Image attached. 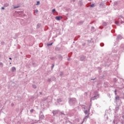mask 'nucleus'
<instances>
[{"mask_svg":"<svg viewBox=\"0 0 124 124\" xmlns=\"http://www.w3.org/2000/svg\"><path fill=\"white\" fill-rule=\"evenodd\" d=\"M123 38V37H122V36L121 35H118L117 36V38H116V42L114 43V46L117 45V44H118L119 41H120V40H121Z\"/></svg>","mask_w":124,"mask_h":124,"instance_id":"nucleus-1","label":"nucleus"},{"mask_svg":"<svg viewBox=\"0 0 124 124\" xmlns=\"http://www.w3.org/2000/svg\"><path fill=\"white\" fill-rule=\"evenodd\" d=\"M69 103H70L71 105H73V104L76 103V98H70L69 99Z\"/></svg>","mask_w":124,"mask_h":124,"instance_id":"nucleus-2","label":"nucleus"},{"mask_svg":"<svg viewBox=\"0 0 124 124\" xmlns=\"http://www.w3.org/2000/svg\"><path fill=\"white\" fill-rule=\"evenodd\" d=\"M99 96V94H97L96 95H95L93 97H92L91 98V101H92V100H95V99H97V98H98Z\"/></svg>","mask_w":124,"mask_h":124,"instance_id":"nucleus-3","label":"nucleus"},{"mask_svg":"<svg viewBox=\"0 0 124 124\" xmlns=\"http://www.w3.org/2000/svg\"><path fill=\"white\" fill-rule=\"evenodd\" d=\"M55 19L57 21H61V19H62V16H57L55 17Z\"/></svg>","mask_w":124,"mask_h":124,"instance_id":"nucleus-4","label":"nucleus"},{"mask_svg":"<svg viewBox=\"0 0 124 124\" xmlns=\"http://www.w3.org/2000/svg\"><path fill=\"white\" fill-rule=\"evenodd\" d=\"M58 113H59V110H58L52 111V113L53 114V115H57V114H58Z\"/></svg>","mask_w":124,"mask_h":124,"instance_id":"nucleus-5","label":"nucleus"},{"mask_svg":"<svg viewBox=\"0 0 124 124\" xmlns=\"http://www.w3.org/2000/svg\"><path fill=\"white\" fill-rule=\"evenodd\" d=\"M40 115L39 116V119H40L41 120H44V118H45V116H44V115H41V113H40Z\"/></svg>","mask_w":124,"mask_h":124,"instance_id":"nucleus-6","label":"nucleus"},{"mask_svg":"<svg viewBox=\"0 0 124 124\" xmlns=\"http://www.w3.org/2000/svg\"><path fill=\"white\" fill-rule=\"evenodd\" d=\"M86 60V57L82 56L80 57V61L83 62V61H85Z\"/></svg>","mask_w":124,"mask_h":124,"instance_id":"nucleus-7","label":"nucleus"},{"mask_svg":"<svg viewBox=\"0 0 124 124\" xmlns=\"http://www.w3.org/2000/svg\"><path fill=\"white\" fill-rule=\"evenodd\" d=\"M11 71L12 72H14V71H16V68L15 67H12Z\"/></svg>","mask_w":124,"mask_h":124,"instance_id":"nucleus-8","label":"nucleus"},{"mask_svg":"<svg viewBox=\"0 0 124 124\" xmlns=\"http://www.w3.org/2000/svg\"><path fill=\"white\" fill-rule=\"evenodd\" d=\"M89 118V115L86 116L83 119V122H86L87 121V119Z\"/></svg>","mask_w":124,"mask_h":124,"instance_id":"nucleus-9","label":"nucleus"},{"mask_svg":"<svg viewBox=\"0 0 124 124\" xmlns=\"http://www.w3.org/2000/svg\"><path fill=\"white\" fill-rule=\"evenodd\" d=\"M121 18H120L121 20V24H123V23H124V17H123V16H121Z\"/></svg>","mask_w":124,"mask_h":124,"instance_id":"nucleus-10","label":"nucleus"},{"mask_svg":"<svg viewBox=\"0 0 124 124\" xmlns=\"http://www.w3.org/2000/svg\"><path fill=\"white\" fill-rule=\"evenodd\" d=\"M19 7H20L19 5H17V6H14V9H16V8H19Z\"/></svg>","mask_w":124,"mask_h":124,"instance_id":"nucleus-11","label":"nucleus"},{"mask_svg":"<svg viewBox=\"0 0 124 124\" xmlns=\"http://www.w3.org/2000/svg\"><path fill=\"white\" fill-rule=\"evenodd\" d=\"M117 48L118 47H116L113 50L114 53H117V52H118V50H117Z\"/></svg>","mask_w":124,"mask_h":124,"instance_id":"nucleus-12","label":"nucleus"},{"mask_svg":"<svg viewBox=\"0 0 124 124\" xmlns=\"http://www.w3.org/2000/svg\"><path fill=\"white\" fill-rule=\"evenodd\" d=\"M84 23V21H80L78 23V25H81Z\"/></svg>","mask_w":124,"mask_h":124,"instance_id":"nucleus-13","label":"nucleus"},{"mask_svg":"<svg viewBox=\"0 0 124 124\" xmlns=\"http://www.w3.org/2000/svg\"><path fill=\"white\" fill-rule=\"evenodd\" d=\"M62 101V99H57V102L58 103H60V102H61Z\"/></svg>","mask_w":124,"mask_h":124,"instance_id":"nucleus-14","label":"nucleus"},{"mask_svg":"<svg viewBox=\"0 0 124 124\" xmlns=\"http://www.w3.org/2000/svg\"><path fill=\"white\" fill-rule=\"evenodd\" d=\"M119 99H120V97L119 96L115 97V100H119Z\"/></svg>","mask_w":124,"mask_h":124,"instance_id":"nucleus-15","label":"nucleus"},{"mask_svg":"<svg viewBox=\"0 0 124 124\" xmlns=\"http://www.w3.org/2000/svg\"><path fill=\"white\" fill-rule=\"evenodd\" d=\"M51 45H53V43L47 44V46H51Z\"/></svg>","mask_w":124,"mask_h":124,"instance_id":"nucleus-16","label":"nucleus"},{"mask_svg":"<svg viewBox=\"0 0 124 124\" xmlns=\"http://www.w3.org/2000/svg\"><path fill=\"white\" fill-rule=\"evenodd\" d=\"M90 7H94V4H92L90 6Z\"/></svg>","mask_w":124,"mask_h":124,"instance_id":"nucleus-17","label":"nucleus"},{"mask_svg":"<svg viewBox=\"0 0 124 124\" xmlns=\"http://www.w3.org/2000/svg\"><path fill=\"white\" fill-rule=\"evenodd\" d=\"M91 30H92V31H94L93 30H94V27L93 26L92 27H91Z\"/></svg>","mask_w":124,"mask_h":124,"instance_id":"nucleus-18","label":"nucleus"},{"mask_svg":"<svg viewBox=\"0 0 124 124\" xmlns=\"http://www.w3.org/2000/svg\"><path fill=\"white\" fill-rule=\"evenodd\" d=\"M100 46H101V47H103V46H104V44L103 43H101L100 44Z\"/></svg>","mask_w":124,"mask_h":124,"instance_id":"nucleus-19","label":"nucleus"},{"mask_svg":"<svg viewBox=\"0 0 124 124\" xmlns=\"http://www.w3.org/2000/svg\"><path fill=\"white\" fill-rule=\"evenodd\" d=\"M40 4V2L39 1H37L36 5H39Z\"/></svg>","mask_w":124,"mask_h":124,"instance_id":"nucleus-20","label":"nucleus"},{"mask_svg":"<svg viewBox=\"0 0 124 124\" xmlns=\"http://www.w3.org/2000/svg\"><path fill=\"white\" fill-rule=\"evenodd\" d=\"M52 13H54V12H56V9H53L52 10Z\"/></svg>","mask_w":124,"mask_h":124,"instance_id":"nucleus-21","label":"nucleus"},{"mask_svg":"<svg viewBox=\"0 0 124 124\" xmlns=\"http://www.w3.org/2000/svg\"><path fill=\"white\" fill-rule=\"evenodd\" d=\"M60 76H62L63 75V73L62 72H60Z\"/></svg>","mask_w":124,"mask_h":124,"instance_id":"nucleus-22","label":"nucleus"},{"mask_svg":"<svg viewBox=\"0 0 124 124\" xmlns=\"http://www.w3.org/2000/svg\"><path fill=\"white\" fill-rule=\"evenodd\" d=\"M113 81H114V82H117L118 81V79H117V78H114L113 79Z\"/></svg>","mask_w":124,"mask_h":124,"instance_id":"nucleus-23","label":"nucleus"},{"mask_svg":"<svg viewBox=\"0 0 124 124\" xmlns=\"http://www.w3.org/2000/svg\"><path fill=\"white\" fill-rule=\"evenodd\" d=\"M0 66H1L2 67L3 66V63H2V62H0Z\"/></svg>","mask_w":124,"mask_h":124,"instance_id":"nucleus-24","label":"nucleus"},{"mask_svg":"<svg viewBox=\"0 0 124 124\" xmlns=\"http://www.w3.org/2000/svg\"><path fill=\"white\" fill-rule=\"evenodd\" d=\"M32 87L34 89H36V85H32Z\"/></svg>","mask_w":124,"mask_h":124,"instance_id":"nucleus-25","label":"nucleus"},{"mask_svg":"<svg viewBox=\"0 0 124 124\" xmlns=\"http://www.w3.org/2000/svg\"><path fill=\"white\" fill-rule=\"evenodd\" d=\"M114 93L115 94V95H117V89H115L114 91Z\"/></svg>","mask_w":124,"mask_h":124,"instance_id":"nucleus-26","label":"nucleus"},{"mask_svg":"<svg viewBox=\"0 0 124 124\" xmlns=\"http://www.w3.org/2000/svg\"><path fill=\"white\" fill-rule=\"evenodd\" d=\"M103 25H104V26H107V23H106V22H104L103 23Z\"/></svg>","mask_w":124,"mask_h":124,"instance_id":"nucleus-27","label":"nucleus"},{"mask_svg":"<svg viewBox=\"0 0 124 124\" xmlns=\"http://www.w3.org/2000/svg\"><path fill=\"white\" fill-rule=\"evenodd\" d=\"M115 24H116V25H117L118 26H119V22H118V21H115Z\"/></svg>","mask_w":124,"mask_h":124,"instance_id":"nucleus-28","label":"nucleus"},{"mask_svg":"<svg viewBox=\"0 0 124 124\" xmlns=\"http://www.w3.org/2000/svg\"><path fill=\"white\" fill-rule=\"evenodd\" d=\"M88 111L87 110H86L84 111V113H85V114H88Z\"/></svg>","mask_w":124,"mask_h":124,"instance_id":"nucleus-29","label":"nucleus"},{"mask_svg":"<svg viewBox=\"0 0 124 124\" xmlns=\"http://www.w3.org/2000/svg\"><path fill=\"white\" fill-rule=\"evenodd\" d=\"M33 111H34V109H31V110H30V112H31V113H32V112H33Z\"/></svg>","mask_w":124,"mask_h":124,"instance_id":"nucleus-30","label":"nucleus"},{"mask_svg":"<svg viewBox=\"0 0 124 124\" xmlns=\"http://www.w3.org/2000/svg\"><path fill=\"white\" fill-rule=\"evenodd\" d=\"M55 50H56V51H59V47H56V48H55Z\"/></svg>","mask_w":124,"mask_h":124,"instance_id":"nucleus-31","label":"nucleus"},{"mask_svg":"<svg viewBox=\"0 0 124 124\" xmlns=\"http://www.w3.org/2000/svg\"><path fill=\"white\" fill-rule=\"evenodd\" d=\"M79 4H80V5H82V1H79Z\"/></svg>","mask_w":124,"mask_h":124,"instance_id":"nucleus-32","label":"nucleus"},{"mask_svg":"<svg viewBox=\"0 0 124 124\" xmlns=\"http://www.w3.org/2000/svg\"><path fill=\"white\" fill-rule=\"evenodd\" d=\"M60 114H61V115H65V114L63 113V112L62 111L60 112Z\"/></svg>","mask_w":124,"mask_h":124,"instance_id":"nucleus-33","label":"nucleus"},{"mask_svg":"<svg viewBox=\"0 0 124 124\" xmlns=\"http://www.w3.org/2000/svg\"><path fill=\"white\" fill-rule=\"evenodd\" d=\"M38 13V10H35V13Z\"/></svg>","mask_w":124,"mask_h":124,"instance_id":"nucleus-34","label":"nucleus"},{"mask_svg":"<svg viewBox=\"0 0 124 124\" xmlns=\"http://www.w3.org/2000/svg\"><path fill=\"white\" fill-rule=\"evenodd\" d=\"M51 81V78H48L47 79V82H50Z\"/></svg>","mask_w":124,"mask_h":124,"instance_id":"nucleus-35","label":"nucleus"},{"mask_svg":"<svg viewBox=\"0 0 124 124\" xmlns=\"http://www.w3.org/2000/svg\"><path fill=\"white\" fill-rule=\"evenodd\" d=\"M82 46H83V47H84V46H86V43L82 44Z\"/></svg>","mask_w":124,"mask_h":124,"instance_id":"nucleus-36","label":"nucleus"},{"mask_svg":"<svg viewBox=\"0 0 124 124\" xmlns=\"http://www.w3.org/2000/svg\"><path fill=\"white\" fill-rule=\"evenodd\" d=\"M55 59V58H54V57H51L50 58V60H54Z\"/></svg>","mask_w":124,"mask_h":124,"instance_id":"nucleus-37","label":"nucleus"},{"mask_svg":"<svg viewBox=\"0 0 124 124\" xmlns=\"http://www.w3.org/2000/svg\"><path fill=\"white\" fill-rule=\"evenodd\" d=\"M37 28H39L40 26H39V24H38L37 25Z\"/></svg>","mask_w":124,"mask_h":124,"instance_id":"nucleus-38","label":"nucleus"},{"mask_svg":"<svg viewBox=\"0 0 124 124\" xmlns=\"http://www.w3.org/2000/svg\"><path fill=\"white\" fill-rule=\"evenodd\" d=\"M124 45H121V48H124Z\"/></svg>","mask_w":124,"mask_h":124,"instance_id":"nucleus-39","label":"nucleus"},{"mask_svg":"<svg viewBox=\"0 0 124 124\" xmlns=\"http://www.w3.org/2000/svg\"><path fill=\"white\" fill-rule=\"evenodd\" d=\"M72 1H73V2H75V1H76V0H72Z\"/></svg>","mask_w":124,"mask_h":124,"instance_id":"nucleus-40","label":"nucleus"},{"mask_svg":"<svg viewBox=\"0 0 124 124\" xmlns=\"http://www.w3.org/2000/svg\"><path fill=\"white\" fill-rule=\"evenodd\" d=\"M111 32H112V33L115 32V30H113V31H111Z\"/></svg>","mask_w":124,"mask_h":124,"instance_id":"nucleus-41","label":"nucleus"},{"mask_svg":"<svg viewBox=\"0 0 124 124\" xmlns=\"http://www.w3.org/2000/svg\"><path fill=\"white\" fill-rule=\"evenodd\" d=\"M1 9H2V10H3V9H4V7H1Z\"/></svg>","mask_w":124,"mask_h":124,"instance_id":"nucleus-42","label":"nucleus"},{"mask_svg":"<svg viewBox=\"0 0 124 124\" xmlns=\"http://www.w3.org/2000/svg\"><path fill=\"white\" fill-rule=\"evenodd\" d=\"M112 122H113V124H115V120H113Z\"/></svg>","mask_w":124,"mask_h":124,"instance_id":"nucleus-43","label":"nucleus"},{"mask_svg":"<svg viewBox=\"0 0 124 124\" xmlns=\"http://www.w3.org/2000/svg\"><path fill=\"white\" fill-rule=\"evenodd\" d=\"M95 79H96V78H94V79H91V80H95Z\"/></svg>","mask_w":124,"mask_h":124,"instance_id":"nucleus-44","label":"nucleus"},{"mask_svg":"<svg viewBox=\"0 0 124 124\" xmlns=\"http://www.w3.org/2000/svg\"><path fill=\"white\" fill-rule=\"evenodd\" d=\"M103 3H100V6L103 5Z\"/></svg>","mask_w":124,"mask_h":124,"instance_id":"nucleus-45","label":"nucleus"},{"mask_svg":"<svg viewBox=\"0 0 124 124\" xmlns=\"http://www.w3.org/2000/svg\"><path fill=\"white\" fill-rule=\"evenodd\" d=\"M9 59V60H12V58H11V57H10Z\"/></svg>","mask_w":124,"mask_h":124,"instance_id":"nucleus-46","label":"nucleus"},{"mask_svg":"<svg viewBox=\"0 0 124 124\" xmlns=\"http://www.w3.org/2000/svg\"><path fill=\"white\" fill-rule=\"evenodd\" d=\"M54 67V64L52 65V66L51 67V68H53Z\"/></svg>","mask_w":124,"mask_h":124,"instance_id":"nucleus-47","label":"nucleus"},{"mask_svg":"<svg viewBox=\"0 0 124 124\" xmlns=\"http://www.w3.org/2000/svg\"><path fill=\"white\" fill-rule=\"evenodd\" d=\"M11 105H12V106H14V104H12Z\"/></svg>","mask_w":124,"mask_h":124,"instance_id":"nucleus-48","label":"nucleus"},{"mask_svg":"<svg viewBox=\"0 0 124 124\" xmlns=\"http://www.w3.org/2000/svg\"><path fill=\"white\" fill-rule=\"evenodd\" d=\"M99 28H100V29H102V28H101V26H100V27H99Z\"/></svg>","mask_w":124,"mask_h":124,"instance_id":"nucleus-49","label":"nucleus"},{"mask_svg":"<svg viewBox=\"0 0 124 124\" xmlns=\"http://www.w3.org/2000/svg\"><path fill=\"white\" fill-rule=\"evenodd\" d=\"M90 109H91V106H90V107H89V110H90Z\"/></svg>","mask_w":124,"mask_h":124,"instance_id":"nucleus-50","label":"nucleus"},{"mask_svg":"<svg viewBox=\"0 0 124 124\" xmlns=\"http://www.w3.org/2000/svg\"><path fill=\"white\" fill-rule=\"evenodd\" d=\"M85 94L87 95V93H85Z\"/></svg>","mask_w":124,"mask_h":124,"instance_id":"nucleus-51","label":"nucleus"},{"mask_svg":"<svg viewBox=\"0 0 124 124\" xmlns=\"http://www.w3.org/2000/svg\"><path fill=\"white\" fill-rule=\"evenodd\" d=\"M0 89H1V87H0Z\"/></svg>","mask_w":124,"mask_h":124,"instance_id":"nucleus-52","label":"nucleus"},{"mask_svg":"<svg viewBox=\"0 0 124 124\" xmlns=\"http://www.w3.org/2000/svg\"><path fill=\"white\" fill-rule=\"evenodd\" d=\"M10 64H11V62H10Z\"/></svg>","mask_w":124,"mask_h":124,"instance_id":"nucleus-53","label":"nucleus"},{"mask_svg":"<svg viewBox=\"0 0 124 124\" xmlns=\"http://www.w3.org/2000/svg\"><path fill=\"white\" fill-rule=\"evenodd\" d=\"M40 94L42 93L41 92L40 93Z\"/></svg>","mask_w":124,"mask_h":124,"instance_id":"nucleus-54","label":"nucleus"},{"mask_svg":"<svg viewBox=\"0 0 124 124\" xmlns=\"http://www.w3.org/2000/svg\"><path fill=\"white\" fill-rule=\"evenodd\" d=\"M73 43H75V42H73Z\"/></svg>","mask_w":124,"mask_h":124,"instance_id":"nucleus-55","label":"nucleus"},{"mask_svg":"<svg viewBox=\"0 0 124 124\" xmlns=\"http://www.w3.org/2000/svg\"><path fill=\"white\" fill-rule=\"evenodd\" d=\"M68 61H69V59H68Z\"/></svg>","mask_w":124,"mask_h":124,"instance_id":"nucleus-56","label":"nucleus"},{"mask_svg":"<svg viewBox=\"0 0 124 124\" xmlns=\"http://www.w3.org/2000/svg\"><path fill=\"white\" fill-rule=\"evenodd\" d=\"M123 118H124V116H123Z\"/></svg>","mask_w":124,"mask_h":124,"instance_id":"nucleus-57","label":"nucleus"},{"mask_svg":"<svg viewBox=\"0 0 124 124\" xmlns=\"http://www.w3.org/2000/svg\"><path fill=\"white\" fill-rule=\"evenodd\" d=\"M40 47H42V46H40Z\"/></svg>","mask_w":124,"mask_h":124,"instance_id":"nucleus-58","label":"nucleus"},{"mask_svg":"<svg viewBox=\"0 0 124 124\" xmlns=\"http://www.w3.org/2000/svg\"><path fill=\"white\" fill-rule=\"evenodd\" d=\"M41 45H42V44H41Z\"/></svg>","mask_w":124,"mask_h":124,"instance_id":"nucleus-59","label":"nucleus"},{"mask_svg":"<svg viewBox=\"0 0 124 124\" xmlns=\"http://www.w3.org/2000/svg\"><path fill=\"white\" fill-rule=\"evenodd\" d=\"M2 44H3V43H2Z\"/></svg>","mask_w":124,"mask_h":124,"instance_id":"nucleus-60","label":"nucleus"},{"mask_svg":"<svg viewBox=\"0 0 124 124\" xmlns=\"http://www.w3.org/2000/svg\"><path fill=\"white\" fill-rule=\"evenodd\" d=\"M2 44H3V43H2Z\"/></svg>","mask_w":124,"mask_h":124,"instance_id":"nucleus-61","label":"nucleus"},{"mask_svg":"<svg viewBox=\"0 0 124 124\" xmlns=\"http://www.w3.org/2000/svg\"><path fill=\"white\" fill-rule=\"evenodd\" d=\"M108 65H109V64H108Z\"/></svg>","mask_w":124,"mask_h":124,"instance_id":"nucleus-62","label":"nucleus"},{"mask_svg":"<svg viewBox=\"0 0 124 124\" xmlns=\"http://www.w3.org/2000/svg\"><path fill=\"white\" fill-rule=\"evenodd\" d=\"M90 0V1L91 0Z\"/></svg>","mask_w":124,"mask_h":124,"instance_id":"nucleus-63","label":"nucleus"}]
</instances>
